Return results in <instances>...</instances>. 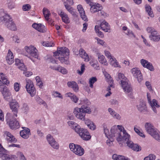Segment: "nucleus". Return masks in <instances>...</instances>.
<instances>
[{
  "label": "nucleus",
  "instance_id": "f257e3e1",
  "mask_svg": "<svg viewBox=\"0 0 160 160\" xmlns=\"http://www.w3.org/2000/svg\"><path fill=\"white\" fill-rule=\"evenodd\" d=\"M80 104H84L80 108H75L73 110V113L76 117L78 119L82 120H85V116L86 113H90L91 112V110L89 107L85 105L89 104V101L87 99L80 100Z\"/></svg>",
  "mask_w": 160,
  "mask_h": 160
},
{
  "label": "nucleus",
  "instance_id": "f03ea898",
  "mask_svg": "<svg viewBox=\"0 0 160 160\" xmlns=\"http://www.w3.org/2000/svg\"><path fill=\"white\" fill-rule=\"evenodd\" d=\"M0 19L1 20L5 23V25L8 29L14 31L17 30L16 24L9 15L5 14L1 17Z\"/></svg>",
  "mask_w": 160,
  "mask_h": 160
},
{
  "label": "nucleus",
  "instance_id": "7ed1b4c3",
  "mask_svg": "<svg viewBox=\"0 0 160 160\" xmlns=\"http://www.w3.org/2000/svg\"><path fill=\"white\" fill-rule=\"evenodd\" d=\"M15 117L10 113H8L6 115V119L7 123L12 129H16L20 127L19 123L15 118Z\"/></svg>",
  "mask_w": 160,
  "mask_h": 160
},
{
  "label": "nucleus",
  "instance_id": "20e7f679",
  "mask_svg": "<svg viewBox=\"0 0 160 160\" xmlns=\"http://www.w3.org/2000/svg\"><path fill=\"white\" fill-rule=\"evenodd\" d=\"M145 126L147 132L155 139L160 141V135L158 130L149 123H146Z\"/></svg>",
  "mask_w": 160,
  "mask_h": 160
},
{
  "label": "nucleus",
  "instance_id": "39448f33",
  "mask_svg": "<svg viewBox=\"0 0 160 160\" xmlns=\"http://www.w3.org/2000/svg\"><path fill=\"white\" fill-rule=\"evenodd\" d=\"M69 147L71 150L76 155L81 156L84 154V149L80 145L71 143Z\"/></svg>",
  "mask_w": 160,
  "mask_h": 160
},
{
  "label": "nucleus",
  "instance_id": "423d86ee",
  "mask_svg": "<svg viewBox=\"0 0 160 160\" xmlns=\"http://www.w3.org/2000/svg\"><path fill=\"white\" fill-rule=\"evenodd\" d=\"M26 88L27 91L32 97H33L36 93V90L32 81L29 79L26 80Z\"/></svg>",
  "mask_w": 160,
  "mask_h": 160
},
{
  "label": "nucleus",
  "instance_id": "0eeeda50",
  "mask_svg": "<svg viewBox=\"0 0 160 160\" xmlns=\"http://www.w3.org/2000/svg\"><path fill=\"white\" fill-rule=\"evenodd\" d=\"M3 83L0 81V91L2 94L5 99L8 100L12 98L11 92L6 86H3Z\"/></svg>",
  "mask_w": 160,
  "mask_h": 160
},
{
  "label": "nucleus",
  "instance_id": "6e6552de",
  "mask_svg": "<svg viewBox=\"0 0 160 160\" xmlns=\"http://www.w3.org/2000/svg\"><path fill=\"white\" fill-rule=\"evenodd\" d=\"M102 9V5L99 4L92 5L91 6L90 10L92 12L94 13L98 12V14L99 16H105L106 15L104 11H101Z\"/></svg>",
  "mask_w": 160,
  "mask_h": 160
},
{
  "label": "nucleus",
  "instance_id": "1a4fd4ad",
  "mask_svg": "<svg viewBox=\"0 0 160 160\" xmlns=\"http://www.w3.org/2000/svg\"><path fill=\"white\" fill-rule=\"evenodd\" d=\"M25 48L27 52L29 53L31 56L37 59L38 58V51L35 47L30 45L29 46H26Z\"/></svg>",
  "mask_w": 160,
  "mask_h": 160
},
{
  "label": "nucleus",
  "instance_id": "9d476101",
  "mask_svg": "<svg viewBox=\"0 0 160 160\" xmlns=\"http://www.w3.org/2000/svg\"><path fill=\"white\" fill-rule=\"evenodd\" d=\"M131 72L133 76L137 79L139 82L142 81L143 79L141 71L138 68H133L131 69Z\"/></svg>",
  "mask_w": 160,
  "mask_h": 160
},
{
  "label": "nucleus",
  "instance_id": "9b49d317",
  "mask_svg": "<svg viewBox=\"0 0 160 160\" xmlns=\"http://www.w3.org/2000/svg\"><path fill=\"white\" fill-rule=\"evenodd\" d=\"M9 105L10 109L14 113V115L13 116L17 117V114L19 108V103L17 102H11L9 103Z\"/></svg>",
  "mask_w": 160,
  "mask_h": 160
},
{
  "label": "nucleus",
  "instance_id": "f8f14e48",
  "mask_svg": "<svg viewBox=\"0 0 160 160\" xmlns=\"http://www.w3.org/2000/svg\"><path fill=\"white\" fill-rule=\"evenodd\" d=\"M128 140H125L126 141V143L127 145L132 150L136 151H139L141 149V148L137 144H134L133 142L130 140V137L128 138Z\"/></svg>",
  "mask_w": 160,
  "mask_h": 160
},
{
  "label": "nucleus",
  "instance_id": "ddd939ff",
  "mask_svg": "<svg viewBox=\"0 0 160 160\" xmlns=\"http://www.w3.org/2000/svg\"><path fill=\"white\" fill-rule=\"evenodd\" d=\"M47 139L49 144L52 148L56 149H58L59 148V145L51 135L48 134L47 136Z\"/></svg>",
  "mask_w": 160,
  "mask_h": 160
},
{
  "label": "nucleus",
  "instance_id": "4468645a",
  "mask_svg": "<svg viewBox=\"0 0 160 160\" xmlns=\"http://www.w3.org/2000/svg\"><path fill=\"white\" fill-rule=\"evenodd\" d=\"M121 84L124 92L128 93H129L131 92L132 90V88L128 79H127V80L121 81Z\"/></svg>",
  "mask_w": 160,
  "mask_h": 160
},
{
  "label": "nucleus",
  "instance_id": "2eb2a0df",
  "mask_svg": "<svg viewBox=\"0 0 160 160\" xmlns=\"http://www.w3.org/2000/svg\"><path fill=\"white\" fill-rule=\"evenodd\" d=\"M4 136L6 137V140L8 142H17V139L9 132L5 131L4 132Z\"/></svg>",
  "mask_w": 160,
  "mask_h": 160
},
{
  "label": "nucleus",
  "instance_id": "dca6fc26",
  "mask_svg": "<svg viewBox=\"0 0 160 160\" xmlns=\"http://www.w3.org/2000/svg\"><path fill=\"white\" fill-rule=\"evenodd\" d=\"M140 62L143 67L148 69L150 71H153L154 70L152 64L148 61L142 59L141 60Z\"/></svg>",
  "mask_w": 160,
  "mask_h": 160
},
{
  "label": "nucleus",
  "instance_id": "f3484780",
  "mask_svg": "<svg viewBox=\"0 0 160 160\" xmlns=\"http://www.w3.org/2000/svg\"><path fill=\"white\" fill-rule=\"evenodd\" d=\"M68 123L69 125L73 128L75 131L78 134H79V133L81 132L82 129H83L82 128L81 129L80 127L78 125L73 121H68Z\"/></svg>",
  "mask_w": 160,
  "mask_h": 160
},
{
  "label": "nucleus",
  "instance_id": "a211bd4d",
  "mask_svg": "<svg viewBox=\"0 0 160 160\" xmlns=\"http://www.w3.org/2000/svg\"><path fill=\"white\" fill-rule=\"evenodd\" d=\"M79 135L80 137L84 140H88L91 138V136L86 129H82Z\"/></svg>",
  "mask_w": 160,
  "mask_h": 160
},
{
  "label": "nucleus",
  "instance_id": "6ab92c4d",
  "mask_svg": "<svg viewBox=\"0 0 160 160\" xmlns=\"http://www.w3.org/2000/svg\"><path fill=\"white\" fill-rule=\"evenodd\" d=\"M77 9L82 19L85 21H88V19L82 6L81 5H78L77 6Z\"/></svg>",
  "mask_w": 160,
  "mask_h": 160
},
{
  "label": "nucleus",
  "instance_id": "aec40b11",
  "mask_svg": "<svg viewBox=\"0 0 160 160\" xmlns=\"http://www.w3.org/2000/svg\"><path fill=\"white\" fill-rule=\"evenodd\" d=\"M14 56L12 52L10 49L8 50V53L6 57L7 62L9 65L12 64L14 62Z\"/></svg>",
  "mask_w": 160,
  "mask_h": 160
},
{
  "label": "nucleus",
  "instance_id": "412c9836",
  "mask_svg": "<svg viewBox=\"0 0 160 160\" xmlns=\"http://www.w3.org/2000/svg\"><path fill=\"white\" fill-rule=\"evenodd\" d=\"M32 27L36 30L41 32H44L45 31V26L41 23H34Z\"/></svg>",
  "mask_w": 160,
  "mask_h": 160
},
{
  "label": "nucleus",
  "instance_id": "4be33fe9",
  "mask_svg": "<svg viewBox=\"0 0 160 160\" xmlns=\"http://www.w3.org/2000/svg\"><path fill=\"white\" fill-rule=\"evenodd\" d=\"M58 15L61 17L62 21L66 23H68L70 22L69 19L68 15L65 12L61 10L58 12Z\"/></svg>",
  "mask_w": 160,
  "mask_h": 160
},
{
  "label": "nucleus",
  "instance_id": "5701e85b",
  "mask_svg": "<svg viewBox=\"0 0 160 160\" xmlns=\"http://www.w3.org/2000/svg\"><path fill=\"white\" fill-rule=\"evenodd\" d=\"M21 137L25 139H27L31 134L29 129L28 128H24L20 132Z\"/></svg>",
  "mask_w": 160,
  "mask_h": 160
},
{
  "label": "nucleus",
  "instance_id": "b1692460",
  "mask_svg": "<svg viewBox=\"0 0 160 160\" xmlns=\"http://www.w3.org/2000/svg\"><path fill=\"white\" fill-rule=\"evenodd\" d=\"M59 54L61 56L64 57H68L69 55V49L66 47L60 48H58Z\"/></svg>",
  "mask_w": 160,
  "mask_h": 160
},
{
  "label": "nucleus",
  "instance_id": "393cba45",
  "mask_svg": "<svg viewBox=\"0 0 160 160\" xmlns=\"http://www.w3.org/2000/svg\"><path fill=\"white\" fill-rule=\"evenodd\" d=\"M102 29L105 32H110V27L109 24L105 20L103 21L100 24Z\"/></svg>",
  "mask_w": 160,
  "mask_h": 160
},
{
  "label": "nucleus",
  "instance_id": "a878e982",
  "mask_svg": "<svg viewBox=\"0 0 160 160\" xmlns=\"http://www.w3.org/2000/svg\"><path fill=\"white\" fill-rule=\"evenodd\" d=\"M0 81L3 83L4 86H6L5 84L8 85L9 84V81L7 76L3 73H0Z\"/></svg>",
  "mask_w": 160,
  "mask_h": 160
},
{
  "label": "nucleus",
  "instance_id": "bb28decb",
  "mask_svg": "<svg viewBox=\"0 0 160 160\" xmlns=\"http://www.w3.org/2000/svg\"><path fill=\"white\" fill-rule=\"evenodd\" d=\"M98 60L99 62L105 66H107L108 64L105 57L100 53H98Z\"/></svg>",
  "mask_w": 160,
  "mask_h": 160
},
{
  "label": "nucleus",
  "instance_id": "cd10ccee",
  "mask_svg": "<svg viewBox=\"0 0 160 160\" xmlns=\"http://www.w3.org/2000/svg\"><path fill=\"white\" fill-rule=\"evenodd\" d=\"M117 127L118 129L120 131L122 132L123 133V136H122L123 139H124L125 140H128V138H130V136L124 128L122 126L119 125H118Z\"/></svg>",
  "mask_w": 160,
  "mask_h": 160
},
{
  "label": "nucleus",
  "instance_id": "c85d7f7f",
  "mask_svg": "<svg viewBox=\"0 0 160 160\" xmlns=\"http://www.w3.org/2000/svg\"><path fill=\"white\" fill-rule=\"evenodd\" d=\"M149 38L151 40L154 41H157L160 39V35L157 31L152 32L149 36Z\"/></svg>",
  "mask_w": 160,
  "mask_h": 160
},
{
  "label": "nucleus",
  "instance_id": "c756f323",
  "mask_svg": "<svg viewBox=\"0 0 160 160\" xmlns=\"http://www.w3.org/2000/svg\"><path fill=\"white\" fill-rule=\"evenodd\" d=\"M15 64L18 66V68L23 71H27V68L23 63L21 62L20 60L18 59H15Z\"/></svg>",
  "mask_w": 160,
  "mask_h": 160
},
{
  "label": "nucleus",
  "instance_id": "7c9ffc66",
  "mask_svg": "<svg viewBox=\"0 0 160 160\" xmlns=\"http://www.w3.org/2000/svg\"><path fill=\"white\" fill-rule=\"evenodd\" d=\"M79 52L81 57L84 59L85 61L88 62L89 60L88 54L83 49L80 48L79 50Z\"/></svg>",
  "mask_w": 160,
  "mask_h": 160
},
{
  "label": "nucleus",
  "instance_id": "2f4dec72",
  "mask_svg": "<svg viewBox=\"0 0 160 160\" xmlns=\"http://www.w3.org/2000/svg\"><path fill=\"white\" fill-rule=\"evenodd\" d=\"M137 107L140 112L146 111L147 110L146 103L144 102H140L139 104L137 105Z\"/></svg>",
  "mask_w": 160,
  "mask_h": 160
},
{
  "label": "nucleus",
  "instance_id": "473e14b6",
  "mask_svg": "<svg viewBox=\"0 0 160 160\" xmlns=\"http://www.w3.org/2000/svg\"><path fill=\"white\" fill-rule=\"evenodd\" d=\"M1 158L3 160H18L17 157L15 155H10L8 156L6 153Z\"/></svg>",
  "mask_w": 160,
  "mask_h": 160
},
{
  "label": "nucleus",
  "instance_id": "72a5a7b5",
  "mask_svg": "<svg viewBox=\"0 0 160 160\" xmlns=\"http://www.w3.org/2000/svg\"><path fill=\"white\" fill-rule=\"evenodd\" d=\"M149 103L150 104L153 111L155 113H156L157 110L155 107L157 108H159V105L158 104L156 100L154 99H153L152 101H151Z\"/></svg>",
  "mask_w": 160,
  "mask_h": 160
},
{
  "label": "nucleus",
  "instance_id": "f704fd0d",
  "mask_svg": "<svg viewBox=\"0 0 160 160\" xmlns=\"http://www.w3.org/2000/svg\"><path fill=\"white\" fill-rule=\"evenodd\" d=\"M68 85L69 87L73 88V90L75 91H77L78 90V87L77 83L75 82H68Z\"/></svg>",
  "mask_w": 160,
  "mask_h": 160
},
{
  "label": "nucleus",
  "instance_id": "c9c22d12",
  "mask_svg": "<svg viewBox=\"0 0 160 160\" xmlns=\"http://www.w3.org/2000/svg\"><path fill=\"white\" fill-rule=\"evenodd\" d=\"M103 73L105 77L106 81L108 83H110V84H111L110 86H112V84L113 83V81L112 80V78L111 76L106 71L103 72Z\"/></svg>",
  "mask_w": 160,
  "mask_h": 160
},
{
  "label": "nucleus",
  "instance_id": "e433bc0d",
  "mask_svg": "<svg viewBox=\"0 0 160 160\" xmlns=\"http://www.w3.org/2000/svg\"><path fill=\"white\" fill-rule=\"evenodd\" d=\"M42 11L45 19L47 21H48L49 19V17L51 15L49 10L47 8H44L43 9Z\"/></svg>",
  "mask_w": 160,
  "mask_h": 160
},
{
  "label": "nucleus",
  "instance_id": "4c0bfd02",
  "mask_svg": "<svg viewBox=\"0 0 160 160\" xmlns=\"http://www.w3.org/2000/svg\"><path fill=\"white\" fill-rule=\"evenodd\" d=\"M108 112L110 113V114L114 118L120 120L121 118V117L120 115L116 113L112 109V108H109L108 109Z\"/></svg>",
  "mask_w": 160,
  "mask_h": 160
},
{
  "label": "nucleus",
  "instance_id": "58836bf2",
  "mask_svg": "<svg viewBox=\"0 0 160 160\" xmlns=\"http://www.w3.org/2000/svg\"><path fill=\"white\" fill-rule=\"evenodd\" d=\"M66 94L68 95V97L70 98L71 100L74 103H77L79 100L78 98L72 93L68 92Z\"/></svg>",
  "mask_w": 160,
  "mask_h": 160
},
{
  "label": "nucleus",
  "instance_id": "ea45409f",
  "mask_svg": "<svg viewBox=\"0 0 160 160\" xmlns=\"http://www.w3.org/2000/svg\"><path fill=\"white\" fill-rule=\"evenodd\" d=\"M52 68L53 69L59 71L63 74H66L67 73V71L66 69L62 67H53Z\"/></svg>",
  "mask_w": 160,
  "mask_h": 160
},
{
  "label": "nucleus",
  "instance_id": "a19ab883",
  "mask_svg": "<svg viewBox=\"0 0 160 160\" xmlns=\"http://www.w3.org/2000/svg\"><path fill=\"white\" fill-rule=\"evenodd\" d=\"M145 9L148 15L151 17H154V14L151 6L149 5H146L145 6Z\"/></svg>",
  "mask_w": 160,
  "mask_h": 160
},
{
  "label": "nucleus",
  "instance_id": "79ce46f5",
  "mask_svg": "<svg viewBox=\"0 0 160 160\" xmlns=\"http://www.w3.org/2000/svg\"><path fill=\"white\" fill-rule=\"evenodd\" d=\"M103 129H104V133L105 135L108 138H110V137H111L114 136V137L115 136V135H112V134L111 135H110V132H109V130L107 128V127L106 126V125H104L103 127Z\"/></svg>",
  "mask_w": 160,
  "mask_h": 160
},
{
  "label": "nucleus",
  "instance_id": "37998d69",
  "mask_svg": "<svg viewBox=\"0 0 160 160\" xmlns=\"http://www.w3.org/2000/svg\"><path fill=\"white\" fill-rule=\"evenodd\" d=\"M109 62L110 64L115 67H120L116 58H114L112 59H111V60Z\"/></svg>",
  "mask_w": 160,
  "mask_h": 160
},
{
  "label": "nucleus",
  "instance_id": "c03bdc74",
  "mask_svg": "<svg viewBox=\"0 0 160 160\" xmlns=\"http://www.w3.org/2000/svg\"><path fill=\"white\" fill-rule=\"evenodd\" d=\"M126 158L124 156L114 154L112 156V158L114 160H125Z\"/></svg>",
  "mask_w": 160,
  "mask_h": 160
},
{
  "label": "nucleus",
  "instance_id": "a18cd8bd",
  "mask_svg": "<svg viewBox=\"0 0 160 160\" xmlns=\"http://www.w3.org/2000/svg\"><path fill=\"white\" fill-rule=\"evenodd\" d=\"M64 6L66 8L71 14L73 16L76 15V12L74 11V9L72 7L67 4H64Z\"/></svg>",
  "mask_w": 160,
  "mask_h": 160
},
{
  "label": "nucleus",
  "instance_id": "49530a36",
  "mask_svg": "<svg viewBox=\"0 0 160 160\" xmlns=\"http://www.w3.org/2000/svg\"><path fill=\"white\" fill-rule=\"evenodd\" d=\"M97 80V79L96 77H92L91 78H90L89 82L90 87L91 88H93V84L96 82Z\"/></svg>",
  "mask_w": 160,
  "mask_h": 160
},
{
  "label": "nucleus",
  "instance_id": "de8ad7c7",
  "mask_svg": "<svg viewBox=\"0 0 160 160\" xmlns=\"http://www.w3.org/2000/svg\"><path fill=\"white\" fill-rule=\"evenodd\" d=\"M127 78L124 76V75L121 73H119L118 74V80L120 81L121 82L122 81L127 80Z\"/></svg>",
  "mask_w": 160,
  "mask_h": 160
},
{
  "label": "nucleus",
  "instance_id": "09e8293b",
  "mask_svg": "<svg viewBox=\"0 0 160 160\" xmlns=\"http://www.w3.org/2000/svg\"><path fill=\"white\" fill-rule=\"evenodd\" d=\"M156 156L153 154H150L148 156L145 157L144 160H155Z\"/></svg>",
  "mask_w": 160,
  "mask_h": 160
},
{
  "label": "nucleus",
  "instance_id": "8fccbe9b",
  "mask_svg": "<svg viewBox=\"0 0 160 160\" xmlns=\"http://www.w3.org/2000/svg\"><path fill=\"white\" fill-rule=\"evenodd\" d=\"M31 8V6L29 4L23 5L22 7V9L24 11H28Z\"/></svg>",
  "mask_w": 160,
  "mask_h": 160
},
{
  "label": "nucleus",
  "instance_id": "3c124183",
  "mask_svg": "<svg viewBox=\"0 0 160 160\" xmlns=\"http://www.w3.org/2000/svg\"><path fill=\"white\" fill-rule=\"evenodd\" d=\"M85 70V65L84 64H82L81 67V71L78 70L77 71V73L80 75H81L84 72Z\"/></svg>",
  "mask_w": 160,
  "mask_h": 160
},
{
  "label": "nucleus",
  "instance_id": "603ef678",
  "mask_svg": "<svg viewBox=\"0 0 160 160\" xmlns=\"http://www.w3.org/2000/svg\"><path fill=\"white\" fill-rule=\"evenodd\" d=\"M6 153V150L2 145L0 143V157H2Z\"/></svg>",
  "mask_w": 160,
  "mask_h": 160
},
{
  "label": "nucleus",
  "instance_id": "864d4df0",
  "mask_svg": "<svg viewBox=\"0 0 160 160\" xmlns=\"http://www.w3.org/2000/svg\"><path fill=\"white\" fill-rule=\"evenodd\" d=\"M52 94L55 97H58L62 99L63 98L62 96L58 91H53Z\"/></svg>",
  "mask_w": 160,
  "mask_h": 160
},
{
  "label": "nucleus",
  "instance_id": "5fc2aeb1",
  "mask_svg": "<svg viewBox=\"0 0 160 160\" xmlns=\"http://www.w3.org/2000/svg\"><path fill=\"white\" fill-rule=\"evenodd\" d=\"M14 88L16 92H18L20 88V84L18 82H15L14 84Z\"/></svg>",
  "mask_w": 160,
  "mask_h": 160
},
{
  "label": "nucleus",
  "instance_id": "6e6d98bb",
  "mask_svg": "<svg viewBox=\"0 0 160 160\" xmlns=\"http://www.w3.org/2000/svg\"><path fill=\"white\" fill-rule=\"evenodd\" d=\"M43 46L45 47H52L53 46V43L52 42H43L42 43Z\"/></svg>",
  "mask_w": 160,
  "mask_h": 160
},
{
  "label": "nucleus",
  "instance_id": "4d7b16f0",
  "mask_svg": "<svg viewBox=\"0 0 160 160\" xmlns=\"http://www.w3.org/2000/svg\"><path fill=\"white\" fill-rule=\"evenodd\" d=\"M104 53L106 57L109 59V61L111 60V59H112L114 57H112L111 55V54L108 51H105Z\"/></svg>",
  "mask_w": 160,
  "mask_h": 160
},
{
  "label": "nucleus",
  "instance_id": "13d9d810",
  "mask_svg": "<svg viewBox=\"0 0 160 160\" xmlns=\"http://www.w3.org/2000/svg\"><path fill=\"white\" fill-rule=\"evenodd\" d=\"M22 109L24 112H26L29 110V107L27 104L24 103L23 104Z\"/></svg>",
  "mask_w": 160,
  "mask_h": 160
},
{
  "label": "nucleus",
  "instance_id": "bf43d9fd",
  "mask_svg": "<svg viewBox=\"0 0 160 160\" xmlns=\"http://www.w3.org/2000/svg\"><path fill=\"white\" fill-rule=\"evenodd\" d=\"M18 155L21 160H26V158L22 152H18Z\"/></svg>",
  "mask_w": 160,
  "mask_h": 160
},
{
  "label": "nucleus",
  "instance_id": "052dcab7",
  "mask_svg": "<svg viewBox=\"0 0 160 160\" xmlns=\"http://www.w3.org/2000/svg\"><path fill=\"white\" fill-rule=\"evenodd\" d=\"M117 134L118 135V137L117 138V140L118 142L122 141L126 143V141L124 140L123 139L120 133H118Z\"/></svg>",
  "mask_w": 160,
  "mask_h": 160
},
{
  "label": "nucleus",
  "instance_id": "680f3d73",
  "mask_svg": "<svg viewBox=\"0 0 160 160\" xmlns=\"http://www.w3.org/2000/svg\"><path fill=\"white\" fill-rule=\"evenodd\" d=\"M147 31L148 33H151L152 34V32L156 31V30L153 28L148 27L147 28Z\"/></svg>",
  "mask_w": 160,
  "mask_h": 160
},
{
  "label": "nucleus",
  "instance_id": "e2e57ef3",
  "mask_svg": "<svg viewBox=\"0 0 160 160\" xmlns=\"http://www.w3.org/2000/svg\"><path fill=\"white\" fill-rule=\"evenodd\" d=\"M145 85L150 91L152 90V87L149 82L148 81H146L145 82Z\"/></svg>",
  "mask_w": 160,
  "mask_h": 160
},
{
  "label": "nucleus",
  "instance_id": "0e129e2a",
  "mask_svg": "<svg viewBox=\"0 0 160 160\" xmlns=\"http://www.w3.org/2000/svg\"><path fill=\"white\" fill-rule=\"evenodd\" d=\"M64 4H67V5L71 6L73 4L74 2L72 0H67L66 2H64Z\"/></svg>",
  "mask_w": 160,
  "mask_h": 160
},
{
  "label": "nucleus",
  "instance_id": "69168bd1",
  "mask_svg": "<svg viewBox=\"0 0 160 160\" xmlns=\"http://www.w3.org/2000/svg\"><path fill=\"white\" fill-rule=\"evenodd\" d=\"M4 120V114L3 111L0 109V120L3 121Z\"/></svg>",
  "mask_w": 160,
  "mask_h": 160
},
{
  "label": "nucleus",
  "instance_id": "338daca9",
  "mask_svg": "<svg viewBox=\"0 0 160 160\" xmlns=\"http://www.w3.org/2000/svg\"><path fill=\"white\" fill-rule=\"evenodd\" d=\"M88 127L91 130H94L95 129L96 127L94 123L92 122L88 126Z\"/></svg>",
  "mask_w": 160,
  "mask_h": 160
},
{
  "label": "nucleus",
  "instance_id": "774afa93",
  "mask_svg": "<svg viewBox=\"0 0 160 160\" xmlns=\"http://www.w3.org/2000/svg\"><path fill=\"white\" fill-rule=\"evenodd\" d=\"M38 103L41 104H43L44 106L46 105V103L42 99L40 98H39L37 100Z\"/></svg>",
  "mask_w": 160,
  "mask_h": 160
}]
</instances>
